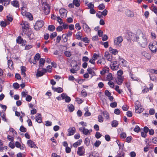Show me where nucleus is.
<instances>
[{
	"label": "nucleus",
	"mask_w": 157,
	"mask_h": 157,
	"mask_svg": "<svg viewBox=\"0 0 157 157\" xmlns=\"http://www.w3.org/2000/svg\"><path fill=\"white\" fill-rule=\"evenodd\" d=\"M123 81V78L122 77H119L117 78L116 79V82L117 83L120 85L121 84Z\"/></svg>",
	"instance_id": "nucleus-20"
},
{
	"label": "nucleus",
	"mask_w": 157,
	"mask_h": 157,
	"mask_svg": "<svg viewBox=\"0 0 157 157\" xmlns=\"http://www.w3.org/2000/svg\"><path fill=\"white\" fill-rule=\"evenodd\" d=\"M28 92L27 91H23L22 92L21 94L22 97H25L28 95Z\"/></svg>",
	"instance_id": "nucleus-51"
},
{
	"label": "nucleus",
	"mask_w": 157,
	"mask_h": 157,
	"mask_svg": "<svg viewBox=\"0 0 157 157\" xmlns=\"http://www.w3.org/2000/svg\"><path fill=\"white\" fill-rule=\"evenodd\" d=\"M68 108L71 112L73 111L74 110V106L72 104L68 105Z\"/></svg>",
	"instance_id": "nucleus-37"
},
{
	"label": "nucleus",
	"mask_w": 157,
	"mask_h": 157,
	"mask_svg": "<svg viewBox=\"0 0 157 157\" xmlns=\"http://www.w3.org/2000/svg\"><path fill=\"white\" fill-rule=\"evenodd\" d=\"M108 84L109 86L110 87L112 88H113L114 86V84L113 82L109 81L108 82Z\"/></svg>",
	"instance_id": "nucleus-53"
},
{
	"label": "nucleus",
	"mask_w": 157,
	"mask_h": 157,
	"mask_svg": "<svg viewBox=\"0 0 157 157\" xmlns=\"http://www.w3.org/2000/svg\"><path fill=\"white\" fill-rule=\"evenodd\" d=\"M101 142L99 140L96 141L94 144V145L96 147H98L101 144Z\"/></svg>",
	"instance_id": "nucleus-49"
},
{
	"label": "nucleus",
	"mask_w": 157,
	"mask_h": 157,
	"mask_svg": "<svg viewBox=\"0 0 157 157\" xmlns=\"http://www.w3.org/2000/svg\"><path fill=\"white\" fill-rule=\"evenodd\" d=\"M82 27L84 31L86 33H90L91 31V29L87 24L83 21L82 22Z\"/></svg>",
	"instance_id": "nucleus-5"
},
{
	"label": "nucleus",
	"mask_w": 157,
	"mask_h": 157,
	"mask_svg": "<svg viewBox=\"0 0 157 157\" xmlns=\"http://www.w3.org/2000/svg\"><path fill=\"white\" fill-rule=\"evenodd\" d=\"M143 54L144 56L148 59H149L150 58L151 56L149 54L147 53L146 52H144Z\"/></svg>",
	"instance_id": "nucleus-46"
},
{
	"label": "nucleus",
	"mask_w": 157,
	"mask_h": 157,
	"mask_svg": "<svg viewBox=\"0 0 157 157\" xmlns=\"http://www.w3.org/2000/svg\"><path fill=\"white\" fill-rule=\"evenodd\" d=\"M21 75H23L24 77L26 76L25 72L26 71V68L24 66H21Z\"/></svg>",
	"instance_id": "nucleus-27"
},
{
	"label": "nucleus",
	"mask_w": 157,
	"mask_h": 157,
	"mask_svg": "<svg viewBox=\"0 0 157 157\" xmlns=\"http://www.w3.org/2000/svg\"><path fill=\"white\" fill-rule=\"evenodd\" d=\"M118 124V122L117 121L114 120L112 121V126L113 127H115L117 126Z\"/></svg>",
	"instance_id": "nucleus-41"
},
{
	"label": "nucleus",
	"mask_w": 157,
	"mask_h": 157,
	"mask_svg": "<svg viewBox=\"0 0 157 157\" xmlns=\"http://www.w3.org/2000/svg\"><path fill=\"white\" fill-rule=\"evenodd\" d=\"M81 96L84 97H86L87 96V93L86 90H82L81 93Z\"/></svg>",
	"instance_id": "nucleus-45"
},
{
	"label": "nucleus",
	"mask_w": 157,
	"mask_h": 157,
	"mask_svg": "<svg viewBox=\"0 0 157 157\" xmlns=\"http://www.w3.org/2000/svg\"><path fill=\"white\" fill-rule=\"evenodd\" d=\"M123 40V38L121 36L116 37L114 39V44L117 46L120 47Z\"/></svg>",
	"instance_id": "nucleus-2"
},
{
	"label": "nucleus",
	"mask_w": 157,
	"mask_h": 157,
	"mask_svg": "<svg viewBox=\"0 0 157 157\" xmlns=\"http://www.w3.org/2000/svg\"><path fill=\"white\" fill-rule=\"evenodd\" d=\"M44 13L46 14H48L50 12L49 7L48 4L44 3L43 4Z\"/></svg>",
	"instance_id": "nucleus-7"
},
{
	"label": "nucleus",
	"mask_w": 157,
	"mask_h": 157,
	"mask_svg": "<svg viewBox=\"0 0 157 157\" xmlns=\"http://www.w3.org/2000/svg\"><path fill=\"white\" fill-rule=\"evenodd\" d=\"M40 57V55L39 54L37 53L36 55L34 58L35 62L33 63L34 64H35L36 63V61L38 60Z\"/></svg>",
	"instance_id": "nucleus-33"
},
{
	"label": "nucleus",
	"mask_w": 157,
	"mask_h": 157,
	"mask_svg": "<svg viewBox=\"0 0 157 157\" xmlns=\"http://www.w3.org/2000/svg\"><path fill=\"white\" fill-rule=\"evenodd\" d=\"M81 40L86 43H88L89 42V40L87 37L82 38Z\"/></svg>",
	"instance_id": "nucleus-56"
},
{
	"label": "nucleus",
	"mask_w": 157,
	"mask_h": 157,
	"mask_svg": "<svg viewBox=\"0 0 157 157\" xmlns=\"http://www.w3.org/2000/svg\"><path fill=\"white\" fill-rule=\"evenodd\" d=\"M85 149L83 146H82L78 148V150L77 153L80 156H82L84 155Z\"/></svg>",
	"instance_id": "nucleus-8"
},
{
	"label": "nucleus",
	"mask_w": 157,
	"mask_h": 157,
	"mask_svg": "<svg viewBox=\"0 0 157 157\" xmlns=\"http://www.w3.org/2000/svg\"><path fill=\"white\" fill-rule=\"evenodd\" d=\"M44 25V23L42 20L38 21L36 23L34 29L36 30H39Z\"/></svg>",
	"instance_id": "nucleus-6"
},
{
	"label": "nucleus",
	"mask_w": 157,
	"mask_h": 157,
	"mask_svg": "<svg viewBox=\"0 0 157 157\" xmlns=\"http://www.w3.org/2000/svg\"><path fill=\"white\" fill-rule=\"evenodd\" d=\"M82 142L81 140H79L78 141L73 144V146L75 147H77Z\"/></svg>",
	"instance_id": "nucleus-32"
},
{
	"label": "nucleus",
	"mask_w": 157,
	"mask_h": 157,
	"mask_svg": "<svg viewBox=\"0 0 157 157\" xmlns=\"http://www.w3.org/2000/svg\"><path fill=\"white\" fill-rule=\"evenodd\" d=\"M59 13L62 17H66L67 13V11L64 9H61L59 10Z\"/></svg>",
	"instance_id": "nucleus-10"
},
{
	"label": "nucleus",
	"mask_w": 157,
	"mask_h": 157,
	"mask_svg": "<svg viewBox=\"0 0 157 157\" xmlns=\"http://www.w3.org/2000/svg\"><path fill=\"white\" fill-rule=\"evenodd\" d=\"M102 114L105 117L106 119H108L109 118V115L107 111H104L102 113Z\"/></svg>",
	"instance_id": "nucleus-39"
},
{
	"label": "nucleus",
	"mask_w": 157,
	"mask_h": 157,
	"mask_svg": "<svg viewBox=\"0 0 157 157\" xmlns=\"http://www.w3.org/2000/svg\"><path fill=\"white\" fill-rule=\"evenodd\" d=\"M68 133V136L73 135L75 132V127H70L67 130Z\"/></svg>",
	"instance_id": "nucleus-11"
},
{
	"label": "nucleus",
	"mask_w": 157,
	"mask_h": 157,
	"mask_svg": "<svg viewBox=\"0 0 157 157\" xmlns=\"http://www.w3.org/2000/svg\"><path fill=\"white\" fill-rule=\"evenodd\" d=\"M16 41L17 43L21 44L22 45H25L26 43L25 40H23L20 36H19L17 37Z\"/></svg>",
	"instance_id": "nucleus-13"
},
{
	"label": "nucleus",
	"mask_w": 157,
	"mask_h": 157,
	"mask_svg": "<svg viewBox=\"0 0 157 157\" xmlns=\"http://www.w3.org/2000/svg\"><path fill=\"white\" fill-rule=\"evenodd\" d=\"M96 16L100 18H102L103 16L101 14V12L98 11L96 14Z\"/></svg>",
	"instance_id": "nucleus-48"
},
{
	"label": "nucleus",
	"mask_w": 157,
	"mask_h": 157,
	"mask_svg": "<svg viewBox=\"0 0 157 157\" xmlns=\"http://www.w3.org/2000/svg\"><path fill=\"white\" fill-rule=\"evenodd\" d=\"M110 67L112 69L115 70L118 69L119 67V64L116 61H115L110 65Z\"/></svg>",
	"instance_id": "nucleus-12"
},
{
	"label": "nucleus",
	"mask_w": 157,
	"mask_h": 157,
	"mask_svg": "<svg viewBox=\"0 0 157 157\" xmlns=\"http://www.w3.org/2000/svg\"><path fill=\"white\" fill-rule=\"evenodd\" d=\"M46 72V69H43L42 71H38L36 74V75L38 77H40L43 75L44 73Z\"/></svg>",
	"instance_id": "nucleus-16"
},
{
	"label": "nucleus",
	"mask_w": 157,
	"mask_h": 157,
	"mask_svg": "<svg viewBox=\"0 0 157 157\" xmlns=\"http://www.w3.org/2000/svg\"><path fill=\"white\" fill-rule=\"evenodd\" d=\"M67 94L64 93H63L61 94V97L63 100H65L66 98H67Z\"/></svg>",
	"instance_id": "nucleus-62"
},
{
	"label": "nucleus",
	"mask_w": 157,
	"mask_h": 157,
	"mask_svg": "<svg viewBox=\"0 0 157 157\" xmlns=\"http://www.w3.org/2000/svg\"><path fill=\"white\" fill-rule=\"evenodd\" d=\"M109 68L108 67H104L102 71H101L100 73L101 75H104L105 73H108L109 72Z\"/></svg>",
	"instance_id": "nucleus-18"
},
{
	"label": "nucleus",
	"mask_w": 157,
	"mask_h": 157,
	"mask_svg": "<svg viewBox=\"0 0 157 157\" xmlns=\"http://www.w3.org/2000/svg\"><path fill=\"white\" fill-rule=\"evenodd\" d=\"M90 140L89 138H86L85 140V143L87 146H88L90 144Z\"/></svg>",
	"instance_id": "nucleus-43"
},
{
	"label": "nucleus",
	"mask_w": 157,
	"mask_h": 157,
	"mask_svg": "<svg viewBox=\"0 0 157 157\" xmlns=\"http://www.w3.org/2000/svg\"><path fill=\"white\" fill-rule=\"evenodd\" d=\"M115 90L119 94H121L123 92L122 90L119 89V86H116Z\"/></svg>",
	"instance_id": "nucleus-40"
},
{
	"label": "nucleus",
	"mask_w": 157,
	"mask_h": 157,
	"mask_svg": "<svg viewBox=\"0 0 157 157\" xmlns=\"http://www.w3.org/2000/svg\"><path fill=\"white\" fill-rule=\"evenodd\" d=\"M48 29L51 31H53L55 29V27L53 25H49L48 27Z\"/></svg>",
	"instance_id": "nucleus-36"
},
{
	"label": "nucleus",
	"mask_w": 157,
	"mask_h": 157,
	"mask_svg": "<svg viewBox=\"0 0 157 157\" xmlns=\"http://www.w3.org/2000/svg\"><path fill=\"white\" fill-rule=\"evenodd\" d=\"M82 33L80 32H78L76 34V38L78 40L82 39Z\"/></svg>",
	"instance_id": "nucleus-29"
},
{
	"label": "nucleus",
	"mask_w": 157,
	"mask_h": 157,
	"mask_svg": "<svg viewBox=\"0 0 157 157\" xmlns=\"http://www.w3.org/2000/svg\"><path fill=\"white\" fill-rule=\"evenodd\" d=\"M106 63L105 60L103 58H102L97 62L98 64H100L102 65H104Z\"/></svg>",
	"instance_id": "nucleus-26"
},
{
	"label": "nucleus",
	"mask_w": 157,
	"mask_h": 157,
	"mask_svg": "<svg viewBox=\"0 0 157 157\" xmlns=\"http://www.w3.org/2000/svg\"><path fill=\"white\" fill-rule=\"evenodd\" d=\"M32 99V97L31 96L29 95H28L26 98V100L27 101H31Z\"/></svg>",
	"instance_id": "nucleus-63"
},
{
	"label": "nucleus",
	"mask_w": 157,
	"mask_h": 157,
	"mask_svg": "<svg viewBox=\"0 0 157 157\" xmlns=\"http://www.w3.org/2000/svg\"><path fill=\"white\" fill-rule=\"evenodd\" d=\"M2 118V119L4 121H6V120L5 118V115L4 113H1L0 114Z\"/></svg>",
	"instance_id": "nucleus-59"
},
{
	"label": "nucleus",
	"mask_w": 157,
	"mask_h": 157,
	"mask_svg": "<svg viewBox=\"0 0 157 157\" xmlns=\"http://www.w3.org/2000/svg\"><path fill=\"white\" fill-rule=\"evenodd\" d=\"M105 8V6L103 4H101L98 6V8L100 10H102Z\"/></svg>",
	"instance_id": "nucleus-52"
},
{
	"label": "nucleus",
	"mask_w": 157,
	"mask_h": 157,
	"mask_svg": "<svg viewBox=\"0 0 157 157\" xmlns=\"http://www.w3.org/2000/svg\"><path fill=\"white\" fill-rule=\"evenodd\" d=\"M52 88L54 91H56L59 93H61L63 91V89L62 88L60 87L56 88L54 86H52Z\"/></svg>",
	"instance_id": "nucleus-19"
},
{
	"label": "nucleus",
	"mask_w": 157,
	"mask_h": 157,
	"mask_svg": "<svg viewBox=\"0 0 157 157\" xmlns=\"http://www.w3.org/2000/svg\"><path fill=\"white\" fill-rule=\"evenodd\" d=\"M126 15L127 16L131 17H134L133 13L130 10H127L126 11Z\"/></svg>",
	"instance_id": "nucleus-23"
},
{
	"label": "nucleus",
	"mask_w": 157,
	"mask_h": 157,
	"mask_svg": "<svg viewBox=\"0 0 157 157\" xmlns=\"http://www.w3.org/2000/svg\"><path fill=\"white\" fill-rule=\"evenodd\" d=\"M45 61V60L43 58L40 59L39 61V66L42 67L44 65Z\"/></svg>",
	"instance_id": "nucleus-28"
},
{
	"label": "nucleus",
	"mask_w": 157,
	"mask_h": 157,
	"mask_svg": "<svg viewBox=\"0 0 157 157\" xmlns=\"http://www.w3.org/2000/svg\"><path fill=\"white\" fill-rule=\"evenodd\" d=\"M135 108L137 109L138 108L141 107L140 102L138 101H136L135 104Z\"/></svg>",
	"instance_id": "nucleus-44"
},
{
	"label": "nucleus",
	"mask_w": 157,
	"mask_h": 157,
	"mask_svg": "<svg viewBox=\"0 0 157 157\" xmlns=\"http://www.w3.org/2000/svg\"><path fill=\"white\" fill-rule=\"evenodd\" d=\"M21 14L23 16H25L28 18L30 20L33 19V17L32 15L29 12L26 11L24 9V7H23L21 9Z\"/></svg>",
	"instance_id": "nucleus-4"
},
{
	"label": "nucleus",
	"mask_w": 157,
	"mask_h": 157,
	"mask_svg": "<svg viewBox=\"0 0 157 157\" xmlns=\"http://www.w3.org/2000/svg\"><path fill=\"white\" fill-rule=\"evenodd\" d=\"M153 87V84L151 85L149 88L147 87H144L143 89L142 90V92L143 93L147 92L149 91V90H152Z\"/></svg>",
	"instance_id": "nucleus-17"
},
{
	"label": "nucleus",
	"mask_w": 157,
	"mask_h": 157,
	"mask_svg": "<svg viewBox=\"0 0 157 157\" xmlns=\"http://www.w3.org/2000/svg\"><path fill=\"white\" fill-rule=\"evenodd\" d=\"M11 4L16 8L19 7V4L17 0H14L11 2Z\"/></svg>",
	"instance_id": "nucleus-25"
},
{
	"label": "nucleus",
	"mask_w": 157,
	"mask_h": 157,
	"mask_svg": "<svg viewBox=\"0 0 157 157\" xmlns=\"http://www.w3.org/2000/svg\"><path fill=\"white\" fill-rule=\"evenodd\" d=\"M140 128L138 125L136 126L135 128L134 129V131L136 132H139L140 131Z\"/></svg>",
	"instance_id": "nucleus-54"
},
{
	"label": "nucleus",
	"mask_w": 157,
	"mask_h": 157,
	"mask_svg": "<svg viewBox=\"0 0 157 157\" xmlns=\"http://www.w3.org/2000/svg\"><path fill=\"white\" fill-rule=\"evenodd\" d=\"M105 57L109 61H111L112 59V55L108 52H105Z\"/></svg>",
	"instance_id": "nucleus-15"
},
{
	"label": "nucleus",
	"mask_w": 157,
	"mask_h": 157,
	"mask_svg": "<svg viewBox=\"0 0 157 157\" xmlns=\"http://www.w3.org/2000/svg\"><path fill=\"white\" fill-rule=\"evenodd\" d=\"M149 48L152 52H155L157 51V41H155L150 44Z\"/></svg>",
	"instance_id": "nucleus-3"
},
{
	"label": "nucleus",
	"mask_w": 157,
	"mask_h": 157,
	"mask_svg": "<svg viewBox=\"0 0 157 157\" xmlns=\"http://www.w3.org/2000/svg\"><path fill=\"white\" fill-rule=\"evenodd\" d=\"M136 110V113H140L142 112L144 110V108H142V107H139L137 109L136 108H135Z\"/></svg>",
	"instance_id": "nucleus-35"
},
{
	"label": "nucleus",
	"mask_w": 157,
	"mask_h": 157,
	"mask_svg": "<svg viewBox=\"0 0 157 157\" xmlns=\"http://www.w3.org/2000/svg\"><path fill=\"white\" fill-rule=\"evenodd\" d=\"M120 111L118 109H115L114 111V113L116 114H119L120 113Z\"/></svg>",
	"instance_id": "nucleus-64"
},
{
	"label": "nucleus",
	"mask_w": 157,
	"mask_h": 157,
	"mask_svg": "<svg viewBox=\"0 0 157 157\" xmlns=\"http://www.w3.org/2000/svg\"><path fill=\"white\" fill-rule=\"evenodd\" d=\"M57 34L55 32H53L50 35V38L52 39L53 38L55 37L56 36H57Z\"/></svg>",
	"instance_id": "nucleus-47"
},
{
	"label": "nucleus",
	"mask_w": 157,
	"mask_h": 157,
	"mask_svg": "<svg viewBox=\"0 0 157 157\" xmlns=\"http://www.w3.org/2000/svg\"><path fill=\"white\" fill-rule=\"evenodd\" d=\"M98 121L100 122H102L103 121V118L101 115H99L98 117Z\"/></svg>",
	"instance_id": "nucleus-60"
},
{
	"label": "nucleus",
	"mask_w": 157,
	"mask_h": 157,
	"mask_svg": "<svg viewBox=\"0 0 157 157\" xmlns=\"http://www.w3.org/2000/svg\"><path fill=\"white\" fill-rule=\"evenodd\" d=\"M65 56L67 57H70L71 56V53L69 51H66L64 52Z\"/></svg>",
	"instance_id": "nucleus-42"
},
{
	"label": "nucleus",
	"mask_w": 157,
	"mask_h": 157,
	"mask_svg": "<svg viewBox=\"0 0 157 157\" xmlns=\"http://www.w3.org/2000/svg\"><path fill=\"white\" fill-rule=\"evenodd\" d=\"M36 120L39 123H40L41 122L42 117L40 114H39L36 117Z\"/></svg>",
	"instance_id": "nucleus-30"
},
{
	"label": "nucleus",
	"mask_w": 157,
	"mask_h": 157,
	"mask_svg": "<svg viewBox=\"0 0 157 157\" xmlns=\"http://www.w3.org/2000/svg\"><path fill=\"white\" fill-rule=\"evenodd\" d=\"M27 144L28 146L31 148H35L36 147V145L34 142L30 140H28L27 141Z\"/></svg>",
	"instance_id": "nucleus-14"
},
{
	"label": "nucleus",
	"mask_w": 157,
	"mask_h": 157,
	"mask_svg": "<svg viewBox=\"0 0 157 157\" xmlns=\"http://www.w3.org/2000/svg\"><path fill=\"white\" fill-rule=\"evenodd\" d=\"M73 2L74 6L77 7H78L80 5L81 1L80 0H73Z\"/></svg>",
	"instance_id": "nucleus-21"
},
{
	"label": "nucleus",
	"mask_w": 157,
	"mask_h": 157,
	"mask_svg": "<svg viewBox=\"0 0 157 157\" xmlns=\"http://www.w3.org/2000/svg\"><path fill=\"white\" fill-rule=\"evenodd\" d=\"M109 51L110 53L114 55L117 54L118 52V51L117 49H113L110 47L109 48Z\"/></svg>",
	"instance_id": "nucleus-24"
},
{
	"label": "nucleus",
	"mask_w": 157,
	"mask_h": 157,
	"mask_svg": "<svg viewBox=\"0 0 157 157\" xmlns=\"http://www.w3.org/2000/svg\"><path fill=\"white\" fill-rule=\"evenodd\" d=\"M87 71L89 74L92 75V77L96 75L95 73L92 70L91 68L89 67L88 68Z\"/></svg>",
	"instance_id": "nucleus-22"
},
{
	"label": "nucleus",
	"mask_w": 157,
	"mask_h": 157,
	"mask_svg": "<svg viewBox=\"0 0 157 157\" xmlns=\"http://www.w3.org/2000/svg\"><path fill=\"white\" fill-rule=\"evenodd\" d=\"M21 131L23 132H25L26 131V129L24 126H21L20 128Z\"/></svg>",
	"instance_id": "nucleus-55"
},
{
	"label": "nucleus",
	"mask_w": 157,
	"mask_h": 157,
	"mask_svg": "<svg viewBox=\"0 0 157 157\" xmlns=\"http://www.w3.org/2000/svg\"><path fill=\"white\" fill-rule=\"evenodd\" d=\"M108 13V11L106 9H105L102 12H101L102 15L104 16H105Z\"/></svg>",
	"instance_id": "nucleus-58"
},
{
	"label": "nucleus",
	"mask_w": 157,
	"mask_h": 157,
	"mask_svg": "<svg viewBox=\"0 0 157 157\" xmlns=\"http://www.w3.org/2000/svg\"><path fill=\"white\" fill-rule=\"evenodd\" d=\"M8 67L10 69H12L13 68V62L11 60H8Z\"/></svg>",
	"instance_id": "nucleus-31"
},
{
	"label": "nucleus",
	"mask_w": 157,
	"mask_h": 157,
	"mask_svg": "<svg viewBox=\"0 0 157 157\" xmlns=\"http://www.w3.org/2000/svg\"><path fill=\"white\" fill-rule=\"evenodd\" d=\"M132 38L143 47H145L147 45V40L146 36L140 30H137Z\"/></svg>",
	"instance_id": "nucleus-1"
},
{
	"label": "nucleus",
	"mask_w": 157,
	"mask_h": 157,
	"mask_svg": "<svg viewBox=\"0 0 157 157\" xmlns=\"http://www.w3.org/2000/svg\"><path fill=\"white\" fill-rule=\"evenodd\" d=\"M75 28L77 30H79L81 29V27L80 26L79 24L78 23H77L75 26Z\"/></svg>",
	"instance_id": "nucleus-50"
},
{
	"label": "nucleus",
	"mask_w": 157,
	"mask_h": 157,
	"mask_svg": "<svg viewBox=\"0 0 157 157\" xmlns=\"http://www.w3.org/2000/svg\"><path fill=\"white\" fill-rule=\"evenodd\" d=\"M23 25L24 26H22V28L24 29H27L29 28V26L28 23L26 22H25L24 23L23 22Z\"/></svg>",
	"instance_id": "nucleus-34"
},
{
	"label": "nucleus",
	"mask_w": 157,
	"mask_h": 157,
	"mask_svg": "<svg viewBox=\"0 0 157 157\" xmlns=\"http://www.w3.org/2000/svg\"><path fill=\"white\" fill-rule=\"evenodd\" d=\"M95 137L99 139L101 137V135L100 132H97L96 133V134L95 135Z\"/></svg>",
	"instance_id": "nucleus-61"
},
{
	"label": "nucleus",
	"mask_w": 157,
	"mask_h": 157,
	"mask_svg": "<svg viewBox=\"0 0 157 157\" xmlns=\"http://www.w3.org/2000/svg\"><path fill=\"white\" fill-rule=\"evenodd\" d=\"M80 131L82 132L84 134L88 135L90 134V132L92 130H89L86 128H79Z\"/></svg>",
	"instance_id": "nucleus-9"
},
{
	"label": "nucleus",
	"mask_w": 157,
	"mask_h": 157,
	"mask_svg": "<svg viewBox=\"0 0 157 157\" xmlns=\"http://www.w3.org/2000/svg\"><path fill=\"white\" fill-rule=\"evenodd\" d=\"M120 137L121 138L124 139L126 137V133L123 132L120 134Z\"/></svg>",
	"instance_id": "nucleus-57"
},
{
	"label": "nucleus",
	"mask_w": 157,
	"mask_h": 157,
	"mask_svg": "<svg viewBox=\"0 0 157 157\" xmlns=\"http://www.w3.org/2000/svg\"><path fill=\"white\" fill-rule=\"evenodd\" d=\"M106 78L107 80L109 81L113 80V79L112 75L111 73L109 74L108 75Z\"/></svg>",
	"instance_id": "nucleus-38"
}]
</instances>
